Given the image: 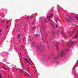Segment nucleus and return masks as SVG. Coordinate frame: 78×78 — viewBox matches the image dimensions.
Here are the masks:
<instances>
[{"mask_svg": "<svg viewBox=\"0 0 78 78\" xmlns=\"http://www.w3.org/2000/svg\"><path fill=\"white\" fill-rule=\"evenodd\" d=\"M67 45H70V44H67Z\"/></svg>", "mask_w": 78, "mask_h": 78, "instance_id": "nucleus-27", "label": "nucleus"}, {"mask_svg": "<svg viewBox=\"0 0 78 78\" xmlns=\"http://www.w3.org/2000/svg\"><path fill=\"white\" fill-rule=\"evenodd\" d=\"M19 43L20 44L21 43V41H20L19 40Z\"/></svg>", "mask_w": 78, "mask_h": 78, "instance_id": "nucleus-18", "label": "nucleus"}, {"mask_svg": "<svg viewBox=\"0 0 78 78\" xmlns=\"http://www.w3.org/2000/svg\"><path fill=\"white\" fill-rule=\"evenodd\" d=\"M24 60H25L26 61H27V59L26 58H24Z\"/></svg>", "mask_w": 78, "mask_h": 78, "instance_id": "nucleus-13", "label": "nucleus"}, {"mask_svg": "<svg viewBox=\"0 0 78 78\" xmlns=\"http://www.w3.org/2000/svg\"><path fill=\"white\" fill-rule=\"evenodd\" d=\"M39 45H37V46H36V47H37V48H39Z\"/></svg>", "mask_w": 78, "mask_h": 78, "instance_id": "nucleus-14", "label": "nucleus"}, {"mask_svg": "<svg viewBox=\"0 0 78 78\" xmlns=\"http://www.w3.org/2000/svg\"><path fill=\"white\" fill-rule=\"evenodd\" d=\"M33 23H34V22H33Z\"/></svg>", "mask_w": 78, "mask_h": 78, "instance_id": "nucleus-43", "label": "nucleus"}, {"mask_svg": "<svg viewBox=\"0 0 78 78\" xmlns=\"http://www.w3.org/2000/svg\"><path fill=\"white\" fill-rule=\"evenodd\" d=\"M20 60H21V58H20Z\"/></svg>", "mask_w": 78, "mask_h": 78, "instance_id": "nucleus-47", "label": "nucleus"}, {"mask_svg": "<svg viewBox=\"0 0 78 78\" xmlns=\"http://www.w3.org/2000/svg\"><path fill=\"white\" fill-rule=\"evenodd\" d=\"M42 41H43V42L44 43V40H43V39L42 40Z\"/></svg>", "mask_w": 78, "mask_h": 78, "instance_id": "nucleus-24", "label": "nucleus"}, {"mask_svg": "<svg viewBox=\"0 0 78 78\" xmlns=\"http://www.w3.org/2000/svg\"><path fill=\"white\" fill-rule=\"evenodd\" d=\"M20 70H21V71H22V72H23V71L22 70V69H20Z\"/></svg>", "mask_w": 78, "mask_h": 78, "instance_id": "nucleus-33", "label": "nucleus"}, {"mask_svg": "<svg viewBox=\"0 0 78 78\" xmlns=\"http://www.w3.org/2000/svg\"><path fill=\"white\" fill-rule=\"evenodd\" d=\"M27 61V62L28 63H29V62L28 61V60H26Z\"/></svg>", "mask_w": 78, "mask_h": 78, "instance_id": "nucleus-26", "label": "nucleus"}, {"mask_svg": "<svg viewBox=\"0 0 78 78\" xmlns=\"http://www.w3.org/2000/svg\"><path fill=\"white\" fill-rule=\"evenodd\" d=\"M63 36H64V37H65V38H66V35H63Z\"/></svg>", "mask_w": 78, "mask_h": 78, "instance_id": "nucleus-21", "label": "nucleus"}, {"mask_svg": "<svg viewBox=\"0 0 78 78\" xmlns=\"http://www.w3.org/2000/svg\"><path fill=\"white\" fill-rule=\"evenodd\" d=\"M28 72H29V70H28Z\"/></svg>", "mask_w": 78, "mask_h": 78, "instance_id": "nucleus-34", "label": "nucleus"}, {"mask_svg": "<svg viewBox=\"0 0 78 78\" xmlns=\"http://www.w3.org/2000/svg\"><path fill=\"white\" fill-rule=\"evenodd\" d=\"M5 21V19H4L2 20V23H3V22H4V21Z\"/></svg>", "mask_w": 78, "mask_h": 78, "instance_id": "nucleus-11", "label": "nucleus"}, {"mask_svg": "<svg viewBox=\"0 0 78 78\" xmlns=\"http://www.w3.org/2000/svg\"><path fill=\"white\" fill-rule=\"evenodd\" d=\"M78 36V30H77V34L76 35V36L74 37V39H76L77 38V37Z\"/></svg>", "mask_w": 78, "mask_h": 78, "instance_id": "nucleus-4", "label": "nucleus"}, {"mask_svg": "<svg viewBox=\"0 0 78 78\" xmlns=\"http://www.w3.org/2000/svg\"><path fill=\"white\" fill-rule=\"evenodd\" d=\"M66 16H68V15H66Z\"/></svg>", "mask_w": 78, "mask_h": 78, "instance_id": "nucleus-38", "label": "nucleus"}, {"mask_svg": "<svg viewBox=\"0 0 78 78\" xmlns=\"http://www.w3.org/2000/svg\"><path fill=\"white\" fill-rule=\"evenodd\" d=\"M20 36H20V34H18V35L17 39H20Z\"/></svg>", "mask_w": 78, "mask_h": 78, "instance_id": "nucleus-5", "label": "nucleus"}, {"mask_svg": "<svg viewBox=\"0 0 78 78\" xmlns=\"http://www.w3.org/2000/svg\"><path fill=\"white\" fill-rule=\"evenodd\" d=\"M2 68H3V69H5V70H7V69H6V68H5V67L4 66H2Z\"/></svg>", "mask_w": 78, "mask_h": 78, "instance_id": "nucleus-7", "label": "nucleus"}, {"mask_svg": "<svg viewBox=\"0 0 78 78\" xmlns=\"http://www.w3.org/2000/svg\"><path fill=\"white\" fill-rule=\"evenodd\" d=\"M44 21H45V18H44Z\"/></svg>", "mask_w": 78, "mask_h": 78, "instance_id": "nucleus-36", "label": "nucleus"}, {"mask_svg": "<svg viewBox=\"0 0 78 78\" xmlns=\"http://www.w3.org/2000/svg\"><path fill=\"white\" fill-rule=\"evenodd\" d=\"M54 33H55V32L53 31V32H52V34H54Z\"/></svg>", "mask_w": 78, "mask_h": 78, "instance_id": "nucleus-23", "label": "nucleus"}, {"mask_svg": "<svg viewBox=\"0 0 78 78\" xmlns=\"http://www.w3.org/2000/svg\"><path fill=\"white\" fill-rule=\"evenodd\" d=\"M58 43V42H56V41H55L54 42H53V43H52V45H54V46H55V44H57Z\"/></svg>", "mask_w": 78, "mask_h": 78, "instance_id": "nucleus-3", "label": "nucleus"}, {"mask_svg": "<svg viewBox=\"0 0 78 78\" xmlns=\"http://www.w3.org/2000/svg\"><path fill=\"white\" fill-rule=\"evenodd\" d=\"M71 41V42H72V41Z\"/></svg>", "mask_w": 78, "mask_h": 78, "instance_id": "nucleus-46", "label": "nucleus"}, {"mask_svg": "<svg viewBox=\"0 0 78 78\" xmlns=\"http://www.w3.org/2000/svg\"><path fill=\"white\" fill-rule=\"evenodd\" d=\"M8 27H7V28H8Z\"/></svg>", "mask_w": 78, "mask_h": 78, "instance_id": "nucleus-39", "label": "nucleus"}, {"mask_svg": "<svg viewBox=\"0 0 78 78\" xmlns=\"http://www.w3.org/2000/svg\"><path fill=\"white\" fill-rule=\"evenodd\" d=\"M46 36H48V34H46Z\"/></svg>", "mask_w": 78, "mask_h": 78, "instance_id": "nucleus-35", "label": "nucleus"}, {"mask_svg": "<svg viewBox=\"0 0 78 78\" xmlns=\"http://www.w3.org/2000/svg\"><path fill=\"white\" fill-rule=\"evenodd\" d=\"M73 41H71L70 42V43H71V44H73Z\"/></svg>", "mask_w": 78, "mask_h": 78, "instance_id": "nucleus-17", "label": "nucleus"}, {"mask_svg": "<svg viewBox=\"0 0 78 78\" xmlns=\"http://www.w3.org/2000/svg\"><path fill=\"white\" fill-rule=\"evenodd\" d=\"M25 72V73H27V75H29V74H28V73H27L26 72Z\"/></svg>", "mask_w": 78, "mask_h": 78, "instance_id": "nucleus-28", "label": "nucleus"}, {"mask_svg": "<svg viewBox=\"0 0 78 78\" xmlns=\"http://www.w3.org/2000/svg\"><path fill=\"white\" fill-rule=\"evenodd\" d=\"M58 20H58V19H57L56 20V22H58Z\"/></svg>", "mask_w": 78, "mask_h": 78, "instance_id": "nucleus-20", "label": "nucleus"}, {"mask_svg": "<svg viewBox=\"0 0 78 78\" xmlns=\"http://www.w3.org/2000/svg\"><path fill=\"white\" fill-rule=\"evenodd\" d=\"M47 44L48 45V43H47Z\"/></svg>", "mask_w": 78, "mask_h": 78, "instance_id": "nucleus-42", "label": "nucleus"}, {"mask_svg": "<svg viewBox=\"0 0 78 78\" xmlns=\"http://www.w3.org/2000/svg\"><path fill=\"white\" fill-rule=\"evenodd\" d=\"M7 23H8V20H7Z\"/></svg>", "mask_w": 78, "mask_h": 78, "instance_id": "nucleus-31", "label": "nucleus"}, {"mask_svg": "<svg viewBox=\"0 0 78 78\" xmlns=\"http://www.w3.org/2000/svg\"><path fill=\"white\" fill-rule=\"evenodd\" d=\"M63 54H64V52L63 51H62L61 53L59 54V55L60 56L62 57V56H63Z\"/></svg>", "mask_w": 78, "mask_h": 78, "instance_id": "nucleus-2", "label": "nucleus"}, {"mask_svg": "<svg viewBox=\"0 0 78 78\" xmlns=\"http://www.w3.org/2000/svg\"><path fill=\"white\" fill-rule=\"evenodd\" d=\"M66 20L67 22H69V20L67 18H66Z\"/></svg>", "mask_w": 78, "mask_h": 78, "instance_id": "nucleus-8", "label": "nucleus"}, {"mask_svg": "<svg viewBox=\"0 0 78 78\" xmlns=\"http://www.w3.org/2000/svg\"><path fill=\"white\" fill-rule=\"evenodd\" d=\"M73 39H72L71 40V41H72Z\"/></svg>", "mask_w": 78, "mask_h": 78, "instance_id": "nucleus-45", "label": "nucleus"}, {"mask_svg": "<svg viewBox=\"0 0 78 78\" xmlns=\"http://www.w3.org/2000/svg\"><path fill=\"white\" fill-rule=\"evenodd\" d=\"M15 70H18V69H17V68H15Z\"/></svg>", "mask_w": 78, "mask_h": 78, "instance_id": "nucleus-25", "label": "nucleus"}, {"mask_svg": "<svg viewBox=\"0 0 78 78\" xmlns=\"http://www.w3.org/2000/svg\"><path fill=\"white\" fill-rule=\"evenodd\" d=\"M56 28H57V27H58V26L57 25H56Z\"/></svg>", "mask_w": 78, "mask_h": 78, "instance_id": "nucleus-29", "label": "nucleus"}, {"mask_svg": "<svg viewBox=\"0 0 78 78\" xmlns=\"http://www.w3.org/2000/svg\"><path fill=\"white\" fill-rule=\"evenodd\" d=\"M74 17L77 20H78V17Z\"/></svg>", "mask_w": 78, "mask_h": 78, "instance_id": "nucleus-16", "label": "nucleus"}, {"mask_svg": "<svg viewBox=\"0 0 78 78\" xmlns=\"http://www.w3.org/2000/svg\"><path fill=\"white\" fill-rule=\"evenodd\" d=\"M69 19H70V20H71V18H69Z\"/></svg>", "mask_w": 78, "mask_h": 78, "instance_id": "nucleus-37", "label": "nucleus"}, {"mask_svg": "<svg viewBox=\"0 0 78 78\" xmlns=\"http://www.w3.org/2000/svg\"><path fill=\"white\" fill-rule=\"evenodd\" d=\"M62 42H63V41H63V40H62Z\"/></svg>", "mask_w": 78, "mask_h": 78, "instance_id": "nucleus-41", "label": "nucleus"}, {"mask_svg": "<svg viewBox=\"0 0 78 78\" xmlns=\"http://www.w3.org/2000/svg\"><path fill=\"white\" fill-rule=\"evenodd\" d=\"M72 34V33H70V32H69V36H71Z\"/></svg>", "mask_w": 78, "mask_h": 78, "instance_id": "nucleus-10", "label": "nucleus"}, {"mask_svg": "<svg viewBox=\"0 0 78 78\" xmlns=\"http://www.w3.org/2000/svg\"><path fill=\"white\" fill-rule=\"evenodd\" d=\"M51 24L52 25V27L54 28V27L53 26V23H51Z\"/></svg>", "mask_w": 78, "mask_h": 78, "instance_id": "nucleus-9", "label": "nucleus"}, {"mask_svg": "<svg viewBox=\"0 0 78 78\" xmlns=\"http://www.w3.org/2000/svg\"><path fill=\"white\" fill-rule=\"evenodd\" d=\"M36 36H37V37H38L39 36V35L38 34H36Z\"/></svg>", "mask_w": 78, "mask_h": 78, "instance_id": "nucleus-12", "label": "nucleus"}, {"mask_svg": "<svg viewBox=\"0 0 78 78\" xmlns=\"http://www.w3.org/2000/svg\"><path fill=\"white\" fill-rule=\"evenodd\" d=\"M55 46L57 50H58L59 48H58V44H56Z\"/></svg>", "mask_w": 78, "mask_h": 78, "instance_id": "nucleus-6", "label": "nucleus"}, {"mask_svg": "<svg viewBox=\"0 0 78 78\" xmlns=\"http://www.w3.org/2000/svg\"><path fill=\"white\" fill-rule=\"evenodd\" d=\"M74 31L73 30V33H74Z\"/></svg>", "mask_w": 78, "mask_h": 78, "instance_id": "nucleus-30", "label": "nucleus"}, {"mask_svg": "<svg viewBox=\"0 0 78 78\" xmlns=\"http://www.w3.org/2000/svg\"><path fill=\"white\" fill-rule=\"evenodd\" d=\"M1 31H2V30H0V33H1Z\"/></svg>", "mask_w": 78, "mask_h": 78, "instance_id": "nucleus-32", "label": "nucleus"}, {"mask_svg": "<svg viewBox=\"0 0 78 78\" xmlns=\"http://www.w3.org/2000/svg\"><path fill=\"white\" fill-rule=\"evenodd\" d=\"M63 33V32H62V33Z\"/></svg>", "mask_w": 78, "mask_h": 78, "instance_id": "nucleus-40", "label": "nucleus"}, {"mask_svg": "<svg viewBox=\"0 0 78 78\" xmlns=\"http://www.w3.org/2000/svg\"><path fill=\"white\" fill-rule=\"evenodd\" d=\"M41 36H42V34H41Z\"/></svg>", "mask_w": 78, "mask_h": 78, "instance_id": "nucleus-44", "label": "nucleus"}, {"mask_svg": "<svg viewBox=\"0 0 78 78\" xmlns=\"http://www.w3.org/2000/svg\"><path fill=\"white\" fill-rule=\"evenodd\" d=\"M20 62H21V65H23H23H24L23 63H21V61Z\"/></svg>", "mask_w": 78, "mask_h": 78, "instance_id": "nucleus-19", "label": "nucleus"}, {"mask_svg": "<svg viewBox=\"0 0 78 78\" xmlns=\"http://www.w3.org/2000/svg\"><path fill=\"white\" fill-rule=\"evenodd\" d=\"M29 60H30V61H31V62H32V61H31V59H29Z\"/></svg>", "mask_w": 78, "mask_h": 78, "instance_id": "nucleus-22", "label": "nucleus"}, {"mask_svg": "<svg viewBox=\"0 0 78 78\" xmlns=\"http://www.w3.org/2000/svg\"><path fill=\"white\" fill-rule=\"evenodd\" d=\"M58 58V57H55V58H54L55 59H57Z\"/></svg>", "mask_w": 78, "mask_h": 78, "instance_id": "nucleus-15", "label": "nucleus"}, {"mask_svg": "<svg viewBox=\"0 0 78 78\" xmlns=\"http://www.w3.org/2000/svg\"><path fill=\"white\" fill-rule=\"evenodd\" d=\"M52 16H53V14H52L51 15V16L50 17V16H48V19L49 20H51V21H52V20H51L50 19V18L51 19H52Z\"/></svg>", "mask_w": 78, "mask_h": 78, "instance_id": "nucleus-1", "label": "nucleus"}]
</instances>
